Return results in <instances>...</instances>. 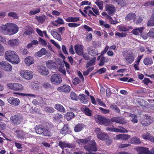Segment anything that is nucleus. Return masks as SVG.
<instances>
[{"mask_svg": "<svg viewBox=\"0 0 154 154\" xmlns=\"http://www.w3.org/2000/svg\"><path fill=\"white\" fill-rule=\"evenodd\" d=\"M57 90L60 92H69L70 90V87L67 85H64L63 86L58 88Z\"/></svg>", "mask_w": 154, "mask_h": 154, "instance_id": "2eb2a0df", "label": "nucleus"}, {"mask_svg": "<svg viewBox=\"0 0 154 154\" xmlns=\"http://www.w3.org/2000/svg\"><path fill=\"white\" fill-rule=\"evenodd\" d=\"M80 80L79 79V78L77 77H75L72 80V83L74 85H75L79 84L80 83Z\"/></svg>", "mask_w": 154, "mask_h": 154, "instance_id": "4d7b16f0", "label": "nucleus"}, {"mask_svg": "<svg viewBox=\"0 0 154 154\" xmlns=\"http://www.w3.org/2000/svg\"><path fill=\"white\" fill-rule=\"evenodd\" d=\"M47 51L45 49H41V50L35 54V56L36 57H41L42 55L46 54Z\"/></svg>", "mask_w": 154, "mask_h": 154, "instance_id": "f704fd0d", "label": "nucleus"}, {"mask_svg": "<svg viewBox=\"0 0 154 154\" xmlns=\"http://www.w3.org/2000/svg\"><path fill=\"white\" fill-rule=\"evenodd\" d=\"M92 45L95 48H99L100 47L101 43L100 42H95L93 41L92 42Z\"/></svg>", "mask_w": 154, "mask_h": 154, "instance_id": "0e129e2a", "label": "nucleus"}, {"mask_svg": "<svg viewBox=\"0 0 154 154\" xmlns=\"http://www.w3.org/2000/svg\"><path fill=\"white\" fill-rule=\"evenodd\" d=\"M75 116L74 114L72 112H67L65 116V118L67 121L71 120Z\"/></svg>", "mask_w": 154, "mask_h": 154, "instance_id": "bb28decb", "label": "nucleus"}, {"mask_svg": "<svg viewBox=\"0 0 154 154\" xmlns=\"http://www.w3.org/2000/svg\"><path fill=\"white\" fill-rule=\"evenodd\" d=\"M33 32L32 29L30 26L28 27V29L24 32V34L26 35H30L32 34Z\"/></svg>", "mask_w": 154, "mask_h": 154, "instance_id": "603ef678", "label": "nucleus"}, {"mask_svg": "<svg viewBox=\"0 0 154 154\" xmlns=\"http://www.w3.org/2000/svg\"><path fill=\"white\" fill-rule=\"evenodd\" d=\"M45 109L46 112L50 113H53L55 110L53 108L50 107H46Z\"/></svg>", "mask_w": 154, "mask_h": 154, "instance_id": "6e6d98bb", "label": "nucleus"}, {"mask_svg": "<svg viewBox=\"0 0 154 154\" xmlns=\"http://www.w3.org/2000/svg\"><path fill=\"white\" fill-rule=\"evenodd\" d=\"M116 137L118 139L127 140L130 137V136L128 134H122L117 135Z\"/></svg>", "mask_w": 154, "mask_h": 154, "instance_id": "6ab92c4d", "label": "nucleus"}, {"mask_svg": "<svg viewBox=\"0 0 154 154\" xmlns=\"http://www.w3.org/2000/svg\"><path fill=\"white\" fill-rule=\"evenodd\" d=\"M45 15L40 16H36L35 17V18L39 23H43L45 21Z\"/></svg>", "mask_w": 154, "mask_h": 154, "instance_id": "4c0bfd02", "label": "nucleus"}, {"mask_svg": "<svg viewBox=\"0 0 154 154\" xmlns=\"http://www.w3.org/2000/svg\"><path fill=\"white\" fill-rule=\"evenodd\" d=\"M119 128H116V132H120V133H127L128 132V130L125 128L121 127L119 126Z\"/></svg>", "mask_w": 154, "mask_h": 154, "instance_id": "c03bdc74", "label": "nucleus"}, {"mask_svg": "<svg viewBox=\"0 0 154 154\" xmlns=\"http://www.w3.org/2000/svg\"><path fill=\"white\" fill-rule=\"evenodd\" d=\"M5 57L6 60L14 64H17L20 62L19 56L14 51H7L5 53Z\"/></svg>", "mask_w": 154, "mask_h": 154, "instance_id": "f03ea898", "label": "nucleus"}, {"mask_svg": "<svg viewBox=\"0 0 154 154\" xmlns=\"http://www.w3.org/2000/svg\"><path fill=\"white\" fill-rule=\"evenodd\" d=\"M112 122H115L121 124H124L127 123L125 119L120 117H114L109 119V125H110Z\"/></svg>", "mask_w": 154, "mask_h": 154, "instance_id": "9d476101", "label": "nucleus"}, {"mask_svg": "<svg viewBox=\"0 0 154 154\" xmlns=\"http://www.w3.org/2000/svg\"><path fill=\"white\" fill-rule=\"evenodd\" d=\"M14 94H17L19 96H28L30 97H35V95H34L33 94H24V93H18V92H15L14 93H13Z\"/></svg>", "mask_w": 154, "mask_h": 154, "instance_id": "37998d69", "label": "nucleus"}, {"mask_svg": "<svg viewBox=\"0 0 154 154\" xmlns=\"http://www.w3.org/2000/svg\"><path fill=\"white\" fill-rule=\"evenodd\" d=\"M50 80L52 83L55 85L60 84L62 82V79L60 75L57 74L53 75Z\"/></svg>", "mask_w": 154, "mask_h": 154, "instance_id": "0eeeda50", "label": "nucleus"}, {"mask_svg": "<svg viewBox=\"0 0 154 154\" xmlns=\"http://www.w3.org/2000/svg\"><path fill=\"white\" fill-rule=\"evenodd\" d=\"M147 35L151 37L154 38V28L151 29L147 33Z\"/></svg>", "mask_w": 154, "mask_h": 154, "instance_id": "052dcab7", "label": "nucleus"}, {"mask_svg": "<svg viewBox=\"0 0 154 154\" xmlns=\"http://www.w3.org/2000/svg\"><path fill=\"white\" fill-rule=\"evenodd\" d=\"M20 75L23 78L27 80L31 79L33 76L32 72L29 70H21L20 72Z\"/></svg>", "mask_w": 154, "mask_h": 154, "instance_id": "39448f33", "label": "nucleus"}, {"mask_svg": "<svg viewBox=\"0 0 154 154\" xmlns=\"http://www.w3.org/2000/svg\"><path fill=\"white\" fill-rule=\"evenodd\" d=\"M38 72L40 74L42 75H46L49 73V72L48 69L43 66H41L38 69Z\"/></svg>", "mask_w": 154, "mask_h": 154, "instance_id": "dca6fc26", "label": "nucleus"}, {"mask_svg": "<svg viewBox=\"0 0 154 154\" xmlns=\"http://www.w3.org/2000/svg\"><path fill=\"white\" fill-rule=\"evenodd\" d=\"M40 11V9L39 8H34L30 11L29 14L30 15H34L39 13Z\"/></svg>", "mask_w": 154, "mask_h": 154, "instance_id": "a19ab883", "label": "nucleus"}, {"mask_svg": "<svg viewBox=\"0 0 154 154\" xmlns=\"http://www.w3.org/2000/svg\"><path fill=\"white\" fill-rule=\"evenodd\" d=\"M8 43L11 47H13L19 44V41L17 39H11L8 41Z\"/></svg>", "mask_w": 154, "mask_h": 154, "instance_id": "c85d7f7f", "label": "nucleus"}, {"mask_svg": "<svg viewBox=\"0 0 154 154\" xmlns=\"http://www.w3.org/2000/svg\"><path fill=\"white\" fill-rule=\"evenodd\" d=\"M144 28L141 27L138 28L133 30L131 32L135 35H139L140 33H141Z\"/></svg>", "mask_w": 154, "mask_h": 154, "instance_id": "5701e85b", "label": "nucleus"}, {"mask_svg": "<svg viewBox=\"0 0 154 154\" xmlns=\"http://www.w3.org/2000/svg\"><path fill=\"white\" fill-rule=\"evenodd\" d=\"M35 132L38 134H42L44 130V128L42 125L36 126L34 128Z\"/></svg>", "mask_w": 154, "mask_h": 154, "instance_id": "aec40b11", "label": "nucleus"}, {"mask_svg": "<svg viewBox=\"0 0 154 154\" xmlns=\"http://www.w3.org/2000/svg\"><path fill=\"white\" fill-rule=\"evenodd\" d=\"M143 63L145 65L148 66L152 64L153 62L151 58L149 57H146L144 59Z\"/></svg>", "mask_w": 154, "mask_h": 154, "instance_id": "c9c22d12", "label": "nucleus"}, {"mask_svg": "<svg viewBox=\"0 0 154 154\" xmlns=\"http://www.w3.org/2000/svg\"><path fill=\"white\" fill-rule=\"evenodd\" d=\"M8 23L5 25H2L0 26V31L1 32H2L5 31H8Z\"/></svg>", "mask_w": 154, "mask_h": 154, "instance_id": "8fccbe9b", "label": "nucleus"}, {"mask_svg": "<svg viewBox=\"0 0 154 154\" xmlns=\"http://www.w3.org/2000/svg\"><path fill=\"white\" fill-rule=\"evenodd\" d=\"M147 26H154V12L152 14L147 23Z\"/></svg>", "mask_w": 154, "mask_h": 154, "instance_id": "c756f323", "label": "nucleus"}, {"mask_svg": "<svg viewBox=\"0 0 154 154\" xmlns=\"http://www.w3.org/2000/svg\"><path fill=\"white\" fill-rule=\"evenodd\" d=\"M7 86L10 89L16 91H21L23 88L22 85L20 83H8Z\"/></svg>", "mask_w": 154, "mask_h": 154, "instance_id": "423d86ee", "label": "nucleus"}, {"mask_svg": "<svg viewBox=\"0 0 154 154\" xmlns=\"http://www.w3.org/2000/svg\"><path fill=\"white\" fill-rule=\"evenodd\" d=\"M130 116L131 117V120L132 122L135 123H137L138 122V120L137 118V116L136 115L131 114L130 115Z\"/></svg>", "mask_w": 154, "mask_h": 154, "instance_id": "49530a36", "label": "nucleus"}, {"mask_svg": "<svg viewBox=\"0 0 154 154\" xmlns=\"http://www.w3.org/2000/svg\"><path fill=\"white\" fill-rule=\"evenodd\" d=\"M139 152L137 154H147L148 151L146 148L143 147H139L137 149Z\"/></svg>", "mask_w": 154, "mask_h": 154, "instance_id": "2f4dec72", "label": "nucleus"}, {"mask_svg": "<svg viewBox=\"0 0 154 154\" xmlns=\"http://www.w3.org/2000/svg\"><path fill=\"white\" fill-rule=\"evenodd\" d=\"M46 64L48 67L51 69H56L59 66L57 63L52 60H49L47 61Z\"/></svg>", "mask_w": 154, "mask_h": 154, "instance_id": "4468645a", "label": "nucleus"}, {"mask_svg": "<svg viewBox=\"0 0 154 154\" xmlns=\"http://www.w3.org/2000/svg\"><path fill=\"white\" fill-rule=\"evenodd\" d=\"M0 68L2 69L7 72L11 70V66L7 62L3 61L0 63Z\"/></svg>", "mask_w": 154, "mask_h": 154, "instance_id": "1a4fd4ad", "label": "nucleus"}, {"mask_svg": "<svg viewBox=\"0 0 154 154\" xmlns=\"http://www.w3.org/2000/svg\"><path fill=\"white\" fill-rule=\"evenodd\" d=\"M115 35L116 36H118V37H125L126 35L127 34L126 33H123V32H117L116 33Z\"/></svg>", "mask_w": 154, "mask_h": 154, "instance_id": "69168bd1", "label": "nucleus"}, {"mask_svg": "<svg viewBox=\"0 0 154 154\" xmlns=\"http://www.w3.org/2000/svg\"><path fill=\"white\" fill-rule=\"evenodd\" d=\"M69 131L68 125L67 124H64V126L60 132L63 134H67Z\"/></svg>", "mask_w": 154, "mask_h": 154, "instance_id": "79ce46f5", "label": "nucleus"}, {"mask_svg": "<svg viewBox=\"0 0 154 154\" xmlns=\"http://www.w3.org/2000/svg\"><path fill=\"white\" fill-rule=\"evenodd\" d=\"M70 97L72 100H78L79 99V97L74 92H71L70 93Z\"/></svg>", "mask_w": 154, "mask_h": 154, "instance_id": "09e8293b", "label": "nucleus"}, {"mask_svg": "<svg viewBox=\"0 0 154 154\" xmlns=\"http://www.w3.org/2000/svg\"><path fill=\"white\" fill-rule=\"evenodd\" d=\"M54 107L56 109L61 112L65 113L66 112L64 108L60 104H57L55 105Z\"/></svg>", "mask_w": 154, "mask_h": 154, "instance_id": "393cba45", "label": "nucleus"}, {"mask_svg": "<svg viewBox=\"0 0 154 154\" xmlns=\"http://www.w3.org/2000/svg\"><path fill=\"white\" fill-rule=\"evenodd\" d=\"M7 101L11 105L13 106H17L20 103L19 99L13 97H9L7 98Z\"/></svg>", "mask_w": 154, "mask_h": 154, "instance_id": "9b49d317", "label": "nucleus"}, {"mask_svg": "<svg viewBox=\"0 0 154 154\" xmlns=\"http://www.w3.org/2000/svg\"><path fill=\"white\" fill-rule=\"evenodd\" d=\"M95 3L98 7L100 9L102 10L103 7V2L102 1H97L95 2Z\"/></svg>", "mask_w": 154, "mask_h": 154, "instance_id": "864d4df0", "label": "nucleus"}, {"mask_svg": "<svg viewBox=\"0 0 154 154\" xmlns=\"http://www.w3.org/2000/svg\"><path fill=\"white\" fill-rule=\"evenodd\" d=\"M95 120L99 124L101 125H104L105 126H108L109 123V119H106L101 116L97 115L95 117Z\"/></svg>", "mask_w": 154, "mask_h": 154, "instance_id": "20e7f679", "label": "nucleus"}, {"mask_svg": "<svg viewBox=\"0 0 154 154\" xmlns=\"http://www.w3.org/2000/svg\"><path fill=\"white\" fill-rule=\"evenodd\" d=\"M96 57H93L90 60V61L88 62L85 66V68H87L90 66L94 65L95 64Z\"/></svg>", "mask_w": 154, "mask_h": 154, "instance_id": "7c9ffc66", "label": "nucleus"}, {"mask_svg": "<svg viewBox=\"0 0 154 154\" xmlns=\"http://www.w3.org/2000/svg\"><path fill=\"white\" fill-rule=\"evenodd\" d=\"M25 62L27 66H29L34 63V60L32 57H28L25 59Z\"/></svg>", "mask_w": 154, "mask_h": 154, "instance_id": "412c9836", "label": "nucleus"}, {"mask_svg": "<svg viewBox=\"0 0 154 154\" xmlns=\"http://www.w3.org/2000/svg\"><path fill=\"white\" fill-rule=\"evenodd\" d=\"M15 132L17 134V136L19 138L22 139L24 138L25 134L24 131L20 130H17Z\"/></svg>", "mask_w": 154, "mask_h": 154, "instance_id": "a878e982", "label": "nucleus"}, {"mask_svg": "<svg viewBox=\"0 0 154 154\" xmlns=\"http://www.w3.org/2000/svg\"><path fill=\"white\" fill-rule=\"evenodd\" d=\"M106 11L107 13L111 15H112L114 13L116 9L112 5L107 4L105 6Z\"/></svg>", "mask_w": 154, "mask_h": 154, "instance_id": "ddd939ff", "label": "nucleus"}, {"mask_svg": "<svg viewBox=\"0 0 154 154\" xmlns=\"http://www.w3.org/2000/svg\"><path fill=\"white\" fill-rule=\"evenodd\" d=\"M79 20V17H69L66 20V21L67 22H75Z\"/></svg>", "mask_w": 154, "mask_h": 154, "instance_id": "a18cd8bd", "label": "nucleus"}, {"mask_svg": "<svg viewBox=\"0 0 154 154\" xmlns=\"http://www.w3.org/2000/svg\"><path fill=\"white\" fill-rule=\"evenodd\" d=\"M123 56L127 63L131 64L134 60V54L131 50L125 51L123 53Z\"/></svg>", "mask_w": 154, "mask_h": 154, "instance_id": "7ed1b4c3", "label": "nucleus"}, {"mask_svg": "<svg viewBox=\"0 0 154 154\" xmlns=\"http://www.w3.org/2000/svg\"><path fill=\"white\" fill-rule=\"evenodd\" d=\"M128 143L135 144H139L141 142L139 138L136 137H133L131 138L130 141Z\"/></svg>", "mask_w": 154, "mask_h": 154, "instance_id": "4be33fe9", "label": "nucleus"}, {"mask_svg": "<svg viewBox=\"0 0 154 154\" xmlns=\"http://www.w3.org/2000/svg\"><path fill=\"white\" fill-rule=\"evenodd\" d=\"M91 49L89 50L88 52V53L89 54L91 55L92 56H95L97 55L98 54V52L97 51V49Z\"/></svg>", "mask_w": 154, "mask_h": 154, "instance_id": "ea45409f", "label": "nucleus"}, {"mask_svg": "<svg viewBox=\"0 0 154 154\" xmlns=\"http://www.w3.org/2000/svg\"><path fill=\"white\" fill-rule=\"evenodd\" d=\"M38 42L37 40H34L32 41L31 42L27 45V47L28 48L32 47L33 45H35L38 44Z\"/></svg>", "mask_w": 154, "mask_h": 154, "instance_id": "13d9d810", "label": "nucleus"}, {"mask_svg": "<svg viewBox=\"0 0 154 154\" xmlns=\"http://www.w3.org/2000/svg\"><path fill=\"white\" fill-rule=\"evenodd\" d=\"M84 125L81 124H78L76 125L74 129V131L76 132H79L81 131L83 129Z\"/></svg>", "mask_w": 154, "mask_h": 154, "instance_id": "e433bc0d", "label": "nucleus"}, {"mask_svg": "<svg viewBox=\"0 0 154 154\" xmlns=\"http://www.w3.org/2000/svg\"><path fill=\"white\" fill-rule=\"evenodd\" d=\"M8 32H11L12 35L16 33L18 31V27L17 26L12 23H8Z\"/></svg>", "mask_w": 154, "mask_h": 154, "instance_id": "f8f14e48", "label": "nucleus"}, {"mask_svg": "<svg viewBox=\"0 0 154 154\" xmlns=\"http://www.w3.org/2000/svg\"><path fill=\"white\" fill-rule=\"evenodd\" d=\"M97 136L99 139L103 140L107 139L108 135L107 134L103 133L97 134Z\"/></svg>", "mask_w": 154, "mask_h": 154, "instance_id": "473e14b6", "label": "nucleus"}, {"mask_svg": "<svg viewBox=\"0 0 154 154\" xmlns=\"http://www.w3.org/2000/svg\"><path fill=\"white\" fill-rule=\"evenodd\" d=\"M23 117L18 115L11 116L10 118V121L14 124L18 125L23 121Z\"/></svg>", "mask_w": 154, "mask_h": 154, "instance_id": "6e6552de", "label": "nucleus"}, {"mask_svg": "<svg viewBox=\"0 0 154 154\" xmlns=\"http://www.w3.org/2000/svg\"><path fill=\"white\" fill-rule=\"evenodd\" d=\"M76 142L79 145H85L84 146V148L88 152H96L97 150L96 143L94 140H91L90 137H88L84 139H77Z\"/></svg>", "mask_w": 154, "mask_h": 154, "instance_id": "f257e3e1", "label": "nucleus"}, {"mask_svg": "<svg viewBox=\"0 0 154 154\" xmlns=\"http://www.w3.org/2000/svg\"><path fill=\"white\" fill-rule=\"evenodd\" d=\"M81 110L87 116H91L92 114L91 112V111L89 108L85 106H83L81 108Z\"/></svg>", "mask_w": 154, "mask_h": 154, "instance_id": "b1692460", "label": "nucleus"}, {"mask_svg": "<svg viewBox=\"0 0 154 154\" xmlns=\"http://www.w3.org/2000/svg\"><path fill=\"white\" fill-rule=\"evenodd\" d=\"M31 86L33 88L35 89L39 88L41 86L40 83L37 81L32 83Z\"/></svg>", "mask_w": 154, "mask_h": 154, "instance_id": "58836bf2", "label": "nucleus"}, {"mask_svg": "<svg viewBox=\"0 0 154 154\" xmlns=\"http://www.w3.org/2000/svg\"><path fill=\"white\" fill-rule=\"evenodd\" d=\"M110 108L112 110H115L116 112H120V110L116 105L114 104L111 105Z\"/></svg>", "mask_w": 154, "mask_h": 154, "instance_id": "3c124183", "label": "nucleus"}, {"mask_svg": "<svg viewBox=\"0 0 154 154\" xmlns=\"http://www.w3.org/2000/svg\"><path fill=\"white\" fill-rule=\"evenodd\" d=\"M77 54L79 55H82L83 53V49H75Z\"/></svg>", "mask_w": 154, "mask_h": 154, "instance_id": "774afa93", "label": "nucleus"}, {"mask_svg": "<svg viewBox=\"0 0 154 154\" xmlns=\"http://www.w3.org/2000/svg\"><path fill=\"white\" fill-rule=\"evenodd\" d=\"M63 118L62 115L59 113H57L54 115L53 118L54 120L57 121H59L60 119Z\"/></svg>", "mask_w": 154, "mask_h": 154, "instance_id": "de8ad7c7", "label": "nucleus"}, {"mask_svg": "<svg viewBox=\"0 0 154 154\" xmlns=\"http://www.w3.org/2000/svg\"><path fill=\"white\" fill-rule=\"evenodd\" d=\"M146 119L142 120L141 122V124L143 126L146 127L149 125L150 123V122L149 121V120L151 119V117L150 116H149L147 115L145 116Z\"/></svg>", "mask_w": 154, "mask_h": 154, "instance_id": "f3484780", "label": "nucleus"}, {"mask_svg": "<svg viewBox=\"0 0 154 154\" xmlns=\"http://www.w3.org/2000/svg\"><path fill=\"white\" fill-rule=\"evenodd\" d=\"M51 32L52 35L55 38L57 39L59 41H61L62 40V38L61 35L58 34L57 32H55L54 30H52L51 31Z\"/></svg>", "mask_w": 154, "mask_h": 154, "instance_id": "cd10ccee", "label": "nucleus"}, {"mask_svg": "<svg viewBox=\"0 0 154 154\" xmlns=\"http://www.w3.org/2000/svg\"><path fill=\"white\" fill-rule=\"evenodd\" d=\"M135 14L133 13H131L128 14L126 16L125 20L126 21H128L133 20L134 21L136 18Z\"/></svg>", "mask_w": 154, "mask_h": 154, "instance_id": "a211bd4d", "label": "nucleus"}, {"mask_svg": "<svg viewBox=\"0 0 154 154\" xmlns=\"http://www.w3.org/2000/svg\"><path fill=\"white\" fill-rule=\"evenodd\" d=\"M143 82L145 84L148 85L150 83V84H152V82L149 79L145 78L143 80Z\"/></svg>", "mask_w": 154, "mask_h": 154, "instance_id": "bf43d9fd", "label": "nucleus"}, {"mask_svg": "<svg viewBox=\"0 0 154 154\" xmlns=\"http://www.w3.org/2000/svg\"><path fill=\"white\" fill-rule=\"evenodd\" d=\"M109 61L108 58L106 57H103L101 58L100 63L98 64V65L100 66H102L104 65L105 62H108Z\"/></svg>", "mask_w": 154, "mask_h": 154, "instance_id": "72a5a7b5", "label": "nucleus"}, {"mask_svg": "<svg viewBox=\"0 0 154 154\" xmlns=\"http://www.w3.org/2000/svg\"><path fill=\"white\" fill-rule=\"evenodd\" d=\"M99 108L103 114H107L109 113L110 112V111L109 109H105L101 107H100Z\"/></svg>", "mask_w": 154, "mask_h": 154, "instance_id": "338daca9", "label": "nucleus"}, {"mask_svg": "<svg viewBox=\"0 0 154 154\" xmlns=\"http://www.w3.org/2000/svg\"><path fill=\"white\" fill-rule=\"evenodd\" d=\"M42 134L45 136H49L50 135V132L44 128L43 132Z\"/></svg>", "mask_w": 154, "mask_h": 154, "instance_id": "5fc2aeb1", "label": "nucleus"}, {"mask_svg": "<svg viewBox=\"0 0 154 154\" xmlns=\"http://www.w3.org/2000/svg\"><path fill=\"white\" fill-rule=\"evenodd\" d=\"M150 134L149 132H147L145 134L142 135L143 138L145 140H150V138L151 136H150Z\"/></svg>", "mask_w": 154, "mask_h": 154, "instance_id": "680f3d73", "label": "nucleus"}, {"mask_svg": "<svg viewBox=\"0 0 154 154\" xmlns=\"http://www.w3.org/2000/svg\"><path fill=\"white\" fill-rule=\"evenodd\" d=\"M119 31L125 32L128 31L129 29L126 27L122 26H119Z\"/></svg>", "mask_w": 154, "mask_h": 154, "instance_id": "e2e57ef3", "label": "nucleus"}]
</instances>
